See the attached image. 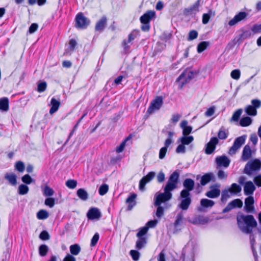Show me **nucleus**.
<instances>
[{
    "instance_id": "nucleus-1",
    "label": "nucleus",
    "mask_w": 261,
    "mask_h": 261,
    "mask_svg": "<svg viewBox=\"0 0 261 261\" xmlns=\"http://www.w3.org/2000/svg\"><path fill=\"white\" fill-rule=\"evenodd\" d=\"M237 224L240 229L245 233H251L252 229L257 226V222L252 215H238Z\"/></svg>"
},
{
    "instance_id": "nucleus-2",
    "label": "nucleus",
    "mask_w": 261,
    "mask_h": 261,
    "mask_svg": "<svg viewBox=\"0 0 261 261\" xmlns=\"http://www.w3.org/2000/svg\"><path fill=\"white\" fill-rule=\"evenodd\" d=\"M171 190H166V187L164 188V193H156L154 197V205L159 206L162 203L165 202L171 199L172 194L171 193Z\"/></svg>"
},
{
    "instance_id": "nucleus-3",
    "label": "nucleus",
    "mask_w": 261,
    "mask_h": 261,
    "mask_svg": "<svg viewBox=\"0 0 261 261\" xmlns=\"http://www.w3.org/2000/svg\"><path fill=\"white\" fill-rule=\"evenodd\" d=\"M180 197L181 200L178 207L182 210H187L191 203L190 193L187 190H182L180 192Z\"/></svg>"
},
{
    "instance_id": "nucleus-4",
    "label": "nucleus",
    "mask_w": 261,
    "mask_h": 261,
    "mask_svg": "<svg viewBox=\"0 0 261 261\" xmlns=\"http://www.w3.org/2000/svg\"><path fill=\"white\" fill-rule=\"evenodd\" d=\"M261 167V162L259 160L255 159L253 161L249 162L245 166V173L251 175L253 171L258 170Z\"/></svg>"
},
{
    "instance_id": "nucleus-5",
    "label": "nucleus",
    "mask_w": 261,
    "mask_h": 261,
    "mask_svg": "<svg viewBox=\"0 0 261 261\" xmlns=\"http://www.w3.org/2000/svg\"><path fill=\"white\" fill-rule=\"evenodd\" d=\"M194 77V73L189 70H186L177 78L176 82L178 83L180 88L187 83L188 81L192 79Z\"/></svg>"
},
{
    "instance_id": "nucleus-6",
    "label": "nucleus",
    "mask_w": 261,
    "mask_h": 261,
    "mask_svg": "<svg viewBox=\"0 0 261 261\" xmlns=\"http://www.w3.org/2000/svg\"><path fill=\"white\" fill-rule=\"evenodd\" d=\"M163 103V99L162 96H158L151 102L147 110V113L151 114L154 111L159 110Z\"/></svg>"
},
{
    "instance_id": "nucleus-7",
    "label": "nucleus",
    "mask_w": 261,
    "mask_h": 261,
    "mask_svg": "<svg viewBox=\"0 0 261 261\" xmlns=\"http://www.w3.org/2000/svg\"><path fill=\"white\" fill-rule=\"evenodd\" d=\"M75 26L82 29L86 28L90 23V20L82 13L77 14L75 18Z\"/></svg>"
},
{
    "instance_id": "nucleus-8",
    "label": "nucleus",
    "mask_w": 261,
    "mask_h": 261,
    "mask_svg": "<svg viewBox=\"0 0 261 261\" xmlns=\"http://www.w3.org/2000/svg\"><path fill=\"white\" fill-rule=\"evenodd\" d=\"M245 139L246 137L245 136H242L237 138L234 140L233 145L229 149V153L231 155L235 154L237 150L245 143Z\"/></svg>"
},
{
    "instance_id": "nucleus-9",
    "label": "nucleus",
    "mask_w": 261,
    "mask_h": 261,
    "mask_svg": "<svg viewBox=\"0 0 261 261\" xmlns=\"http://www.w3.org/2000/svg\"><path fill=\"white\" fill-rule=\"evenodd\" d=\"M178 176V174L175 172L171 175L165 186L166 190L169 189L173 191L176 188Z\"/></svg>"
},
{
    "instance_id": "nucleus-10",
    "label": "nucleus",
    "mask_w": 261,
    "mask_h": 261,
    "mask_svg": "<svg viewBox=\"0 0 261 261\" xmlns=\"http://www.w3.org/2000/svg\"><path fill=\"white\" fill-rule=\"evenodd\" d=\"M154 172H149L146 176H144L139 182V189L140 190H144L146 184L150 182L155 176Z\"/></svg>"
},
{
    "instance_id": "nucleus-11",
    "label": "nucleus",
    "mask_w": 261,
    "mask_h": 261,
    "mask_svg": "<svg viewBox=\"0 0 261 261\" xmlns=\"http://www.w3.org/2000/svg\"><path fill=\"white\" fill-rule=\"evenodd\" d=\"M219 188V185H215L211 186V190L205 193V195L210 198H215L219 197L220 194Z\"/></svg>"
},
{
    "instance_id": "nucleus-12",
    "label": "nucleus",
    "mask_w": 261,
    "mask_h": 261,
    "mask_svg": "<svg viewBox=\"0 0 261 261\" xmlns=\"http://www.w3.org/2000/svg\"><path fill=\"white\" fill-rule=\"evenodd\" d=\"M218 143V139L216 137L212 138L206 145L205 153L210 154L215 149L216 145Z\"/></svg>"
},
{
    "instance_id": "nucleus-13",
    "label": "nucleus",
    "mask_w": 261,
    "mask_h": 261,
    "mask_svg": "<svg viewBox=\"0 0 261 261\" xmlns=\"http://www.w3.org/2000/svg\"><path fill=\"white\" fill-rule=\"evenodd\" d=\"M247 16V13L245 12H241L236 15L234 17L228 22V25L230 27L236 25L238 22L244 19Z\"/></svg>"
},
{
    "instance_id": "nucleus-14",
    "label": "nucleus",
    "mask_w": 261,
    "mask_h": 261,
    "mask_svg": "<svg viewBox=\"0 0 261 261\" xmlns=\"http://www.w3.org/2000/svg\"><path fill=\"white\" fill-rule=\"evenodd\" d=\"M210 219L208 217L202 215H198L195 217L193 220H189V222L196 225H204L208 222Z\"/></svg>"
},
{
    "instance_id": "nucleus-15",
    "label": "nucleus",
    "mask_w": 261,
    "mask_h": 261,
    "mask_svg": "<svg viewBox=\"0 0 261 261\" xmlns=\"http://www.w3.org/2000/svg\"><path fill=\"white\" fill-rule=\"evenodd\" d=\"M155 12L154 11L150 10L144 13L140 18L141 23H148L155 17Z\"/></svg>"
},
{
    "instance_id": "nucleus-16",
    "label": "nucleus",
    "mask_w": 261,
    "mask_h": 261,
    "mask_svg": "<svg viewBox=\"0 0 261 261\" xmlns=\"http://www.w3.org/2000/svg\"><path fill=\"white\" fill-rule=\"evenodd\" d=\"M255 190V187L252 181H247L244 184V192L246 195L251 196L253 194Z\"/></svg>"
},
{
    "instance_id": "nucleus-17",
    "label": "nucleus",
    "mask_w": 261,
    "mask_h": 261,
    "mask_svg": "<svg viewBox=\"0 0 261 261\" xmlns=\"http://www.w3.org/2000/svg\"><path fill=\"white\" fill-rule=\"evenodd\" d=\"M215 204L214 201L208 199H202L200 201V206L198 207V210L199 212H203L204 208L212 207Z\"/></svg>"
},
{
    "instance_id": "nucleus-18",
    "label": "nucleus",
    "mask_w": 261,
    "mask_h": 261,
    "mask_svg": "<svg viewBox=\"0 0 261 261\" xmlns=\"http://www.w3.org/2000/svg\"><path fill=\"white\" fill-rule=\"evenodd\" d=\"M4 178L8 182V183L12 186H16L17 185V176L12 172H8L5 174Z\"/></svg>"
},
{
    "instance_id": "nucleus-19",
    "label": "nucleus",
    "mask_w": 261,
    "mask_h": 261,
    "mask_svg": "<svg viewBox=\"0 0 261 261\" xmlns=\"http://www.w3.org/2000/svg\"><path fill=\"white\" fill-rule=\"evenodd\" d=\"M216 162L218 166H223L225 168L227 167L230 163L229 159L224 155L217 157L216 159Z\"/></svg>"
},
{
    "instance_id": "nucleus-20",
    "label": "nucleus",
    "mask_w": 261,
    "mask_h": 261,
    "mask_svg": "<svg viewBox=\"0 0 261 261\" xmlns=\"http://www.w3.org/2000/svg\"><path fill=\"white\" fill-rule=\"evenodd\" d=\"M254 201L252 196H249L245 200V208L247 212H252L254 211L253 206Z\"/></svg>"
},
{
    "instance_id": "nucleus-21",
    "label": "nucleus",
    "mask_w": 261,
    "mask_h": 261,
    "mask_svg": "<svg viewBox=\"0 0 261 261\" xmlns=\"http://www.w3.org/2000/svg\"><path fill=\"white\" fill-rule=\"evenodd\" d=\"M87 215L88 219L93 220L99 218L101 216V214L97 208L93 207L89 210Z\"/></svg>"
},
{
    "instance_id": "nucleus-22",
    "label": "nucleus",
    "mask_w": 261,
    "mask_h": 261,
    "mask_svg": "<svg viewBox=\"0 0 261 261\" xmlns=\"http://www.w3.org/2000/svg\"><path fill=\"white\" fill-rule=\"evenodd\" d=\"M60 104L59 99H56L54 97L52 98L50 102L51 108L49 110V113L52 115L56 112L59 109Z\"/></svg>"
},
{
    "instance_id": "nucleus-23",
    "label": "nucleus",
    "mask_w": 261,
    "mask_h": 261,
    "mask_svg": "<svg viewBox=\"0 0 261 261\" xmlns=\"http://www.w3.org/2000/svg\"><path fill=\"white\" fill-rule=\"evenodd\" d=\"M200 0H197L192 6L185 9L187 14H195L199 11Z\"/></svg>"
},
{
    "instance_id": "nucleus-24",
    "label": "nucleus",
    "mask_w": 261,
    "mask_h": 261,
    "mask_svg": "<svg viewBox=\"0 0 261 261\" xmlns=\"http://www.w3.org/2000/svg\"><path fill=\"white\" fill-rule=\"evenodd\" d=\"M188 121L185 120H182L180 124V126L182 129L183 136H188L192 132V127L191 126H188Z\"/></svg>"
},
{
    "instance_id": "nucleus-25",
    "label": "nucleus",
    "mask_w": 261,
    "mask_h": 261,
    "mask_svg": "<svg viewBox=\"0 0 261 261\" xmlns=\"http://www.w3.org/2000/svg\"><path fill=\"white\" fill-rule=\"evenodd\" d=\"M138 31L136 30H134L128 35V40L127 41L124 40L123 42V44L125 49L129 48V46L127 45V44L131 42L133 40H134V39L138 36Z\"/></svg>"
},
{
    "instance_id": "nucleus-26",
    "label": "nucleus",
    "mask_w": 261,
    "mask_h": 261,
    "mask_svg": "<svg viewBox=\"0 0 261 261\" xmlns=\"http://www.w3.org/2000/svg\"><path fill=\"white\" fill-rule=\"evenodd\" d=\"M214 178V175L212 173H208L203 175L200 180V184L202 186L206 185L211 180H213Z\"/></svg>"
},
{
    "instance_id": "nucleus-27",
    "label": "nucleus",
    "mask_w": 261,
    "mask_h": 261,
    "mask_svg": "<svg viewBox=\"0 0 261 261\" xmlns=\"http://www.w3.org/2000/svg\"><path fill=\"white\" fill-rule=\"evenodd\" d=\"M251 154L252 151L250 147L248 145L245 146L242 152V159L244 161H247L251 158Z\"/></svg>"
},
{
    "instance_id": "nucleus-28",
    "label": "nucleus",
    "mask_w": 261,
    "mask_h": 261,
    "mask_svg": "<svg viewBox=\"0 0 261 261\" xmlns=\"http://www.w3.org/2000/svg\"><path fill=\"white\" fill-rule=\"evenodd\" d=\"M136 195L135 194H133L126 199V202L128 204L127 208V210L128 211H130L133 208V207L136 205Z\"/></svg>"
},
{
    "instance_id": "nucleus-29",
    "label": "nucleus",
    "mask_w": 261,
    "mask_h": 261,
    "mask_svg": "<svg viewBox=\"0 0 261 261\" xmlns=\"http://www.w3.org/2000/svg\"><path fill=\"white\" fill-rule=\"evenodd\" d=\"M194 184V181L192 179H186L183 183V186L186 188V189H184V190H187L188 191V192L190 193V192L193 189Z\"/></svg>"
},
{
    "instance_id": "nucleus-30",
    "label": "nucleus",
    "mask_w": 261,
    "mask_h": 261,
    "mask_svg": "<svg viewBox=\"0 0 261 261\" xmlns=\"http://www.w3.org/2000/svg\"><path fill=\"white\" fill-rule=\"evenodd\" d=\"M107 18L103 16L96 24L95 30L97 31H101L105 28L107 23Z\"/></svg>"
},
{
    "instance_id": "nucleus-31",
    "label": "nucleus",
    "mask_w": 261,
    "mask_h": 261,
    "mask_svg": "<svg viewBox=\"0 0 261 261\" xmlns=\"http://www.w3.org/2000/svg\"><path fill=\"white\" fill-rule=\"evenodd\" d=\"M76 194L78 197L83 201H86L89 197L88 192L83 188L78 189Z\"/></svg>"
},
{
    "instance_id": "nucleus-32",
    "label": "nucleus",
    "mask_w": 261,
    "mask_h": 261,
    "mask_svg": "<svg viewBox=\"0 0 261 261\" xmlns=\"http://www.w3.org/2000/svg\"><path fill=\"white\" fill-rule=\"evenodd\" d=\"M9 110V100L8 98L4 97L0 99V110L7 111Z\"/></svg>"
},
{
    "instance_id": "nucleus-33",
    "label": "nucleus",
    "mask_w": 261,
    "mask_h": 261,
    "mask_svg": "<svg viewBox=\"0 0 261 261\" xmlns=\"http://www.w3.org/2000/svg\"><path fill=\"white\" fill-rule=\"evenodd\" d=\"M252 119L248 116L242 117L240 120V125L242 127H247L251 124Z\"/></svg>"
},
{
    "instance_id": "nucleus-34",
    "label": "nucleus",
    "mask_w": 261,
    "mask_h": 261,
    "mask_svg": "<svg viewBox=\"0 0 261 261\" xmlns=\"http://www.w3.org/2000/svg\"><path fill=\"white\" fill-rule=\"evenodd\" d=\"M194 140V138L192 136H183L179 139V141L181 143L185 145L190 144Z\"/></svg>"
},
{
    "instance_id": "nucleus-35",
    "label": "nucleus",
    "mask_w": 261,
    "mask_h": 261,
    "mask_svg": "<svg viewBox=\"0 0 261 261\" xmlns=\"http://www.w3.org/2000/svg\"><path fill=\"white\" fill-rule=\"evenodd\" d=\"M229 132L228 130L225 129L223 127H221L218 133V137L219 139L221 140H225L226 139L228 136Z\"/></svg>"
},
{
    "instance_id": "nucleus-36",
    "label": "nucleus",
    "mask_w": 261,
    "mask_h": 261,
    "mask_svg": "<svg viewBox=\"0 0 261 261\" xmlns=\"http://www.w3.org/2000/svg\"><path fill=\"white\" fill-rule=\"evenodd\" d=\"M245 111L247 114L250 116H255L257 114V111L255 108L251 105L247 106L245 109Z\"/></svg>"
},
{
    "instance_id": "nucleus-37",
    "label": "nucleus",
    "mask_w": 261,
    "mask_h": 261,
    "mask_svg": "<svg viewBox=\"0 0 261 261\" xmlns=\"http://www.w3.org/2000/svg\"><path fill=\"white\" fill-rule=\"evenodd\" d=\"M70 251L71 254L77 255L81 251V247L79 245L75 244L70 246Z\"/></svg>"
},
{
    "instance_id": "nucleus-38",
    "label": "nucleus",
    "mask_w": 261,
    "mask_h": 261,
    "mask_svg": "<svg viewBox=\"0 0 261 261\" xmlns=\"http://www.w3.org/2000/svg\"><path fill=\"white\" fill-rule=\"evenodd\" d=\"M49 216L48 213L44 210H40L37 214V218L39 220H44Z\"/></svg>"
},
{
    "instance_id": "nucleus-39",
    "label": "nucleus",
    "mask_w": 261,
    "mask_h": 261,
    "mask_svg": "<svg viewBox=\"0 0 261 261\" xmlns=\"http://www.w3.org/2000/svg\"><path fill=\"white\" fill-rule=\"evenodd\" d=\"M29 190V188L25 185L21 184L18 188V193L19 195H25Z\"/></svg>"
},
{
    "instance_id": "nucleus-40",
    "label": "nucleus",
    "mask_w": 261,
    "mask_h": 261,
    "mask_svg": "<svg viewBox=\"0 0 261 261\" xmlns=\"http://www.w3.org/2000/svg\"><path fill=\"white\" fill-rule=\"evenodd\" d=\"M243 110L241 109H238L232 115L231 118V121L237 122L238 121L241 114H242Z\"/></svg>"
},
{
    "instance_id": "nucleus-41",
    "label": "nucleus",
    "mask_w": 261,
    "mask_h": 261,
    "mask_svg": "<svg viewBox=\"0 0 261 261\" xmlns=\"http://www.w3.org/2000/svg\"><path fill=\"white\" fill-rule=\"evenodd\" d=\"M209 45V43L206 41H202L200 42L197 45V51L201 53Z\"/></svg>"
},
{
    "instance_id": "nucleus-42",
    "label": "nucleus",
    "mask_w": 261,
    "mask_h": 261,
    "mask_svg": "<svg viewBox=\"0 0 261 261\" xmlns=\"http://www.w3.org/2000/svg\"><path fill=\"white\" fill-rule=\"evenodd\" d=\"M231 193L229 189L223 191L222 193L221 201L223 202H225Z\"/></svg>"
},
{
    "instance_id": "nucleus-43",
    "label": "nucleus",
    "mask_w": 261,
    "mask_h": 261,
    "mask_svg": "<svg viewBox=\"0 0 261 261\" xmlns=\"http://www.w3.org/2000/svg\"><path fill=\"white\" fill-rule=\"evenodd\" d=\"M109 190V186L107 184H102L98 189V193L100 195L103 196L105 195Z\"/></svg>"
},
{
    "instance_id": "nucleus-44",
    "label": "nucleus",
    "mask_w": 261,
    "mask_h": 261,
    "mask_svg": "<svg viewBox=\"0 0 261 261\" xmlns=\"http://www.w3.org/2000/svg\"><path fill=\"white\" fill-rule=\"evenodd\" d=\"M184 219V214L182 212H180L176 216V220L174 222V226L177 228L178 226L181 223Z\"/></svg>"
},
{
    "instance_id": "nucleus-45",
    "label": "nucleus",
    "mask_w": 261,
    "mask_h": 261,
    "mask_svg": "<svg viewBox=\"0 0 261 261\" xmlns=\"http://www.w3.org/2000/svg\"><path fill=\"white\" fill-rule=\"evenodd\" d=\"M15 168L19 172H22L25 169L24 164L21 161H18L15 163Z\"/></svg>"
},
{
    "instance_id": "nucleus-46",
    "label": "nucleus",
    "mask_w": 261,
    "mask_h": 261,
    "mask_svg": "<svg viewBox=\"0 0 261 261\" xmlns=\"http://www.w3.org/2000/svg\"><path fill=\"white\" fill-rule=\"evenodd\" d=\"M77 181L74 179H69L66 181V186L69 189H73L77 186Z\"/></svg>"
},
{
    "instance_id": "nucleus-47",
    "label": "nucleus",
    "mask_w": 261,
    "mask_h": 261,
    "mask_svg": "<svg viewBox=\"0 0 261 261\" xmlns=\"http://www.w3.org/2000/svg\"><path fill=\"white\" fill-rule=\"evenodd\" d=\"M229 190L232 193H237L241 191V187L237 185V184H232L230 188H229Z\"/></svg>"
},
{
    "instance_id": "nucleus-48",
    "label": "nucleus",
    "mask_w": 261,
    "mask_h": 261,
    "mask_svg": "<svg viewBox=\"0 0 261 261\" xmlns=\"http://www.w3.org/2000/svg\"><path fill=\"white\" fill-rule=\"evenodd\" d=\"M183 261H194V253L192 251L190 253L184 255Z\"/></svg>"
},
{
    "instance_id": "nucleus-49",
    "label": "nucleus",
    "mask_w": 261,
    "mask_h": 261,
    "mask_svg": "<svg viewBox=\"0 0 261 261\" xmlns=\"http://www.w3.org/2000/svg\"><path fill=\"white\" fill-rule=\"evenodd\" d=\"M48 247L45 245H41L39 248V254L42 256L46 255L48 252Z\"/></svg>"
},
{
    "instance_id": "nucleus-50",
    "label": "nucleus",
    "mask_w": 261,
    "mask_h": 261,
    "mask_svg": "<svg viewBox=\"0 0 261 261\" xmlns=\"http://www.w3.org/2000/svg\"><path fill=\"white\" fill-rule=\"evenodd\" d=\"M54 191L53 189L47 186H45L43 190V194L45 196H51L53 195Z\"/></svg>"
},
{
    "instance_id": "nucleus-51",
    "label": "nucleus",
    "mask_w": 261,
    "mask_h": 261,
    "mask_svg": "<svg viewBox=\"0 0 261 261\" xmlns=\"http://www.w3.org/2000/svg\"><path fill=\"white\" fill-rule=\"evenodd\" d=\"M146 240L144 238H139V239L136 242V247L140 249L142 248L146 244Z\"/></svg>"
},
{
    "instance_id": "nucleus-52",
    "label": "nucleus",
    "mask_w": 261,
    "mask_h": 261,
    "mask_svg": "<svg viewBox=\"0 0 261 261\" xmlns=\"http://www.w3.org/2000/svg\"><path fill=\"white\" fill-rule=\"evenodd\" d=\"M241 75V72L239 69H235L232 70L231 72L230 75L231 77L236 80H238L240 79Z\"/></svg>"
},
{
    "instance_id": "nucleus-53",
    "label": "nucleus",
    "mask_w": 261,
    "mask_h": 261,
    "mask_svg": "<svg viewBox=\"0 0 261 261\" xmlns=\"http://www.w3.org/2000/svg\"><path fill=\"white\" fill-rule=\"evenodd\" d=\"M148 230V227L144 226L140 228L137 233V236L138 238H142V237L145 235Z\"/></svg>"
},
{
    "instance_id": "nucleus-54",
    "label": "nucleus",
    "mask_w": 261,
    "mask_h": 261,
    "mask_svg": "<svg viewBox=\"0 0 261 261\" xmlns=\"http://www.w3.org/2000/svg\"><path fill=\"white\" fill-rule=\"evenodd\" d=\"M21 180L23 182L28 185H29L34 181V180L29 174H25L21 178Z\"/></svg>"
},
{
    "instance_id": "nucleus-55",
    "label": "nucleus",
    "mask_w": 261,
    "mask_h": 261,
    "mask_svg": "<svg viewBox=\"0 0 261 261\" xmlns=\"http://www.w3.org/2000/svg\"><path fill=\"white\" fill-rule=\"evenodd\" d=\"M47 84L45 82H41L38 84L37 90L39 92H42L45 90Z\"/></svg>"
},
{
    "instance_id": "nucleus-56",
    "label": "nucleus",
    "mask_w": 261,
    "mask_h": 261,
    "mask_svg": "<svg viewBox=\"0 0 261 261\" xmlns=\"http://www.w3.org/2000/svg\"><path fill=\"white\" fill-rule=\"evenodd\" d=\"M233 206V208L235 207H241L243 206L242 201L239 199H237L230 202Z\"/></svg>"
},
{
    "instance_id": "nucleus-57",
    "label": "nucleus",
    "mask_w": 261,
    "mask_h": 261,
    "mask_svg": "<svg viewBox=\"0 0 261 261\" xmlns=\"http://www.w3.org/2000/svg\"><path fill=\"white\" fill-rule=\"evenodd\" d=\"M128 138H126L124 141H123L116 149V151L118 153H120L124 150L126 142L128 140Z\"/></svg>"
},
{
    "instance_id": "nucleus-58",
    "label": "nucleus",
    "mask_w": 261,
    "mask_h": 261,
    "mask_svg": "<svg viewBox=\"0 0 261 261\" xmlns=\"http://www.w3.org/2000/svg\"><path fill=\"white\" fill-rule=\"evenodd\" d=\"M130 255H131L133 259L135 261H137L139 259L140 253L136 250H131L130 251Z\"/></svg>"
},
{
    "instance_id": "nucleus-59",
    "label": "nucleus",
    "mask_w": 261,
    "mask_h": 261,
    "mask_svg": "<svg viewBox=\"0 0 261 261\" xmlns=\"http://www.w3.org/2000/svg\"><path fill=\"white\" fill-rule=\"evenodd\" d=\"M198 36V33L195 30L191 31L189 33L188 40H192L196 39Z\"/></svg>"
},
{
    "instance_id": "nucleus-60",
    "label": "nucleus",
    "mask_w": 261,
    "mask_h": 261,
    "mask_svg": "<svg viewBox=\"0 0 261 261\" xmlns=\"http://www.w3.org/2000/svg\"><path fill=\"white\" fill-rule=\"evenodd\" d=\"M251 31L254 34L258 33L261 32V23L255 24L251 28Z\"/></svg>"
},
{
    "instance_id": "nucleus-61",
    "label": "nucleus",
    "mask_w": 261,
    "mask_h": 261,
    "mask_svg": "<svg viewBox=\"0 0 261 261\" xmlns=\"http://www.w3.org/2000/svg\"><path fill=\"white\" fill-rule=\"evenodd\" d=\"M45 204L49 207H53L55 205V199L53 198H48L45 200Z\"/></svg>"
},
{
    "instance_id": "nucleus-62",
    "label": "nucleus",
    "mask_w": 261,
    "mask_h": 261,
    "mask_svg": "<svg viewBox=\"0 0 261 261\" xmlns=\"http://www.w3.org/2000/svg\"><path fill=\"white\" fill-rule=\"evenodd\" d=\"M251 104L253 107L255 108V109L259 108L261 106V101L259 99H254L251 100Z\"/></svg>"
},
{
    "instance_id": "nucleus-63",
    "label": "nucleus",
    "mask_w": 261,
    "mask_h": 261,
    "mask_svg": "<svg viewBox=\"0 0 261 261\" xmlns=\"http://www.w3.org/2000/svg\"><path fill=\"white\" fill-rule=\"evenodd\" d=\"M186 151V147L185 146V145L181 143V144H179L176 149V152L178 153H184Z\"/></svg>"
},
{
    "instance_id": "nucleus-64",
    "label": "nucleus",
    "mask_w": 261,
    "mask_h": 261,
    "mask_svg": "<svg viewBox=\"0 0 261 261\" xmlns=\"http://www.w3.org/2000/svg\"><path fill=\"white\" fill-rule=\"evenodd\" d=\"M39 238L42 240H47L49 239V235L46 231H43L40 234Z\"/></svg>"
}]
</instances>
